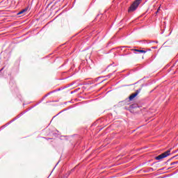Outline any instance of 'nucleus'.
Masks as SVG:
<instances>
[{
  "label": "nucleus",
  "instance_id": "nucleus-2",
  "mask_svg": "<svg viewBox=\"0 0 178 178\" xmlns=\"http://www.w3.org/2000/svg\"><path fill=\"white\" fill-rule=\"evenodd\" d=\"M170 155V150H168L165 152L164 153H162L161 154L155 157V159L156 161H161V159H163V158H166L167 156H169Z\"/></svg>",
  "mask_w": 178,
  "mask_h": 178
},
{
  "label": "nucleus",
  "instance_id": "nucleus-11",
  "mask_svg": "<svg viewBox=\"0 0 178 178\" xmlns=\"http://www.w3.org/2000/svg\"><path fill=\"white\" fill-rule=\"evenodd\" d=\"M177 156H178V154L177 155Z\"/></svg>",
  "mask_w": 178,
  "mask_h": 178
},
{
  "label": "nucleus",
  "instance_id": "nucleus-9",
  "mask_svg": "<svg viewBox=\"0 0 178 178\" xmlns=\"http://www.w3.org/2000/svg\"><path fill=\"white\" fill-rule=\"evenodd\" d=\"M152 48H154V49H156V47H152Z\"/></svg>",
  "mask_w": 178,
  "mask_h": 178
},
{
  "label": "nucleus",
  "instance_id": "nucleus-3",
  "mask_svg": "<svg viewBox=\"0 0 178 178\" xmlns=\"http://www.w3.org/2000/svg\"><path fill=\"white\" fill-rule=\"evenodd\" d=\"M140 92H141V89H139V90H137L135 93H132L129 96V101H133V99H134L138 95V94H140Z\"/></svg>",
  "mask_w": 178,
  "mask_h": 178
},
{
  "label": "nucleus",
  "instance_id": "nucleus-6",
  "mask_svg": "<svg viewBox=\"0 0 178 178\" xmlns=\"http://www.w3.org/2000/svg\"><path fill=\"white\" fill-rule=\"evenodd\" d=\"M177 163H178V161H175V162L172 163H171V165H176V164H177Z\"/></svg>",
  "mask_w": 178,
  "mask_h": 178
},
{
  "label": "nucleus",
  "instance_id": "nucleus-8",
  "mask_svg": "<svg viewBox=\"0 0 178 178\" xmlns=\"http://www.w3.org/2000/svg\"><path fill=\"white\" fill-rule=\"evenodd\" d=\"M158 12H159V11L157 10V11L156 12V13H158Z\"/></svg>",
  "mask_w": 178,
  "mask_h": 178
},
{
  "label": "nucleus",
  "instance_id": "nucleus-1",
  "mask_svg": "<svg viewBox=\"0 0 178 178\" xmlns=\"http://www.w3.org/2000/svg\"><path fill=\"white\" fill-rule=\"evenodd\" d=\"M142 1L143 0H135L132 3L131 6L129 8L128 13H131L134 12L135 10H137V8H138V6L140 5V3H141Z\"/></svg>",
  "mask_w": 178,
  "mask_h": 178
},
{
  "label": "nucleus",
  "instance_id": "nucleus-10",
  "mask_svg": "<svg viewBox=\"0 0 178 178\" xmlns=\"http://www.w3.org/2000/svg\"><path fill=\"white\" fill-rule=\"evenodd\" d=\"M88 56V58H90V54Z\"/></svg>",
  "mask_w": 178,
  "mask_h": 178
},
{
  "label": "nucleus",
  "instance_id": "nucleus-5",
  "mask_svg": "<svg viewBox=\"0 0 178 178\" xmlns=\"http://www.w3.org/2000/svg\"><path fill=\"white\" fill-rule=\"evenodd\" d=\"M29 10V7L26 8L25 9L19 11L17 15H23V13L27 12Z\"/></svg>",
  "mask_w": 178,
  "mask_h": 178
},
{
  "label": "nucleus",
  "instance_id": "nucleus-4",
  "mask_svg": "<svg viewBox=\"0 0 178 178\" xmlns=\"http://www.w3.org/2000/svg\"><path fill=\"white\" fill-rule=\"evenodd\" d=\"M134 51H135L136 52H139V54H147V51L145 50L135 49Z\"/></svg>",
  "mask_w": 178,
  "mask_h": 178
},
{
  "label": "nucleus",
  "instance_id": "nucleus-7",
  "mask_svg": "<svg viewBox=\"0 0 178 178\" xmlns=\"http://www.w3.org/2000/svg\"><path fill=\"white\" fill-rule=\"evenodd\" d=\"M157 10L159 12V10H161V7H159Z\"/></svg>",
  "mask_w": 178,
  "mask_h": 178
}]
</instances>
